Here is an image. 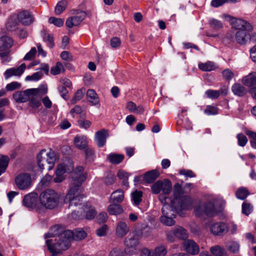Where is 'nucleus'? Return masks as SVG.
<instances>
[{
    "mask_svg": "<svg viewBox=\"0 0 256 256\" xmlns=\"http://www.w3.org/2000/svg\"><path fill=\"white\" fill-rule=\"evenodd\" d=\"M51 231L54 238L48 240L46 244L52 256H57L70 248L72 234L70 230L63 231L59 226L52 227Z\"/></svg>",
    "mask_w": 256,
    "mask_h": 256,
    "instance_id": "f257e3e1",
    "label": "nucleus"
},
{
    "mask_svg": "<svg viewBox=\"0 0 256 256\" xmlns=\"http://www.w3.org/2000/svg\"><path fill=\"white\" fill-rule=\"evenodd\" d=\"M84 168L81 166H77L75 170L71 172L72 178L70 185V190L66 196L65 198H70L82 192L81 187L82 183L86 180V174H83Z\"/></svg>",
    "mask_w": 256,
    "mask_h": 256,
    "instance_id": "f03ea898",
    "label": "nucleus"
},
{
    "mask_svg": "<svg viewBox=\"0 0 256 256\" xmlns=\"http://www.w3.org/2000/svg\"><path fill=\"white\" fill-rule=\"evenodd\" d=\"M39 200L43 206L44 213L46 209L52 210L58 206L60 200V194L52 189L48 188L40 194Z\"/></svg>",
    "mask_w": 256,
    "mask_h": 256,
    "instance_id": "7ed1b4c3",
    "label": "nucleus"
},
{
    "mask_svg": "<svg viewBox=\"0 0 256 256\" xmlns=\"http://www.w3.org/2000/svg\"><path fill=\"white\" fill-rule=\"evenodd\" d=\"M56 160V154L54 151L46 153V150H42L37 155V162L41 170H52Z\"/></svg>",
    "mask_w": 256,
    "mask_h": 256,
    "instance_id": "20e7f679",
    "label": "nucleus"
},
{
    "mask_svg": "<svg viewBox=\"0 0 256 256\" xmlns=\"http://www.w3.org/2000/svg\"><path fill=\"white\" fill-rule=\"evenodd\" d=\"M22 204L30 210H34L40 214L44 213L43 206L40 204L39 196L36 193L31 192L24 196Z\"/></svg>",
    "mask_w": 256,
    "mask_h": 256,
    "instance_id": "39448f33",
    "label": "nucleus"
},
{
    "mask_svg": "<svg viewBox=\"0 0 256 256\" xmlns=\"http://www.w3.org/2000/svg\"><path fill=\"white\" fill-rule=\"evenodd\" d=\"M196 216H201L206 214L208 216L212 217L216 215L220 210H216L213 202H207L202 206H198L194 210Z\"/></svg>",
    "mask_w": 256,
    "mask_h": 256,
    "instance_id": "423d86ee",
    "label": "nucleus"
},
{
    "mask_svg": "<svg viewBox=\"0 0 256 256\" xmlns=\"http://www.w3.org/2000/svg\"><path fill=\"white\" fill-rule=\"evenodd\" d=\"M152 191L154 194H158L161 191L164 194H169L172 189L171 182L168 179L158 180L151 186Z\"/></svg>",
    "mask_w": 256,
    "mask_h": 256,
    "instance_id": "0eeeda50",
    "label": "nucleus"
},
{
    "mask_svg": "<svg viewBox=\"0 0 256 256\" xmlns=\"http://www.w3.org/2000/svg\"><path fill=\"white\" fill-rule=\"evenodd\" d=\"M15 183L18 188L20 190L28 188L32 184V178L28 173H22L15 178Z\"/></svg>",
    "mask_w": 256,
    "mask_h": 256,
    "instance_id": "6e6552de",
    "label": "nucleus"
},
{
    "mask_svg": "<svg viewBox=\"0 0 256 256\" xmlns=\"http://www.w3.org/2000/svg\"><path fill=\"white\" fill-rule=\"evenodd\" d=\"M228 225L224 222H216L212 224L210 226V232L216 236H222L228 232Z\"/></svg>",
    "mask_w": 256,
    "mask_h": 256,
    "instance_id": "1a4fd4ad",
    "label": "nucleus"
},
{
    "mask_svg": "<svg viewBox=\"0 0 256 256\" xmlns=\"http://www.w3.org/2000/svg\"><path fill=\"white\" fill-rule=\"evenodd\" d=\"M36 91L35 88L27 89L24 91L18 90L13 94L12 97L16 102H25L29 100L30 96L34 94Z\"/></svg>",
    "mask_w": 256,
    "mask_h": 256,
    "instance_id": "9d476101",
    "label": "nucleus"
},
{
    "mask_svg": "<svg viewBox=\"0 0 256 256\" xmlns=\"http://www.w3.org/2000/svg\"><path fill=\"white\" fill-rule=\"evenodd\" d=\"M230 24L233 28L238 30L252 31L253 30V26L249 22L241 18H232L230 20Z\"/></svg>",
    "mask_w": 256,
    "mask_h": 256,
    "instance_id": "9b49d317",
    "label": "nucleus"
},
{
    "mask_svg": "<svg viewBox=\"0 0 256 256\" xmlns=\"http://www.w3.org/2000/svg\"><path fill=\"white\" fill-rule=\"evenodd\" d=\"M17 18L18 21L24 26H30L34 21V16L27 10L20 12L17 14Z\"/></svg>",
    "mask_w": 256,
    "mask_h": 256,
    "instance_id": "f8f14e48",
    "label": "nucleus"
},
{
    "mask_svg": "<svg viewBox=\"0 0 256 256\" xmlns=\"http://www.w3.org/2000/svg\"><path fill=\"white\" fill-rule=\"evenodd\" d=\"M184 250L189 254L196 255L200 252L198 245L192 240H186L182 242Z\"/></svg>",
    "mask_w": 256,
    "mask_h": 256,
    "instance_id": "ddd939ff",
    "label": "nucleus"
},
{
    "mask_svg": "<svg viewBox=\"0 0 256 256\" xmlns=\"http://www.w3.org/2000/svg\"><path fill=\"white\" fill-rule=\"evenodd\" d=\"M86 12H80V16H74L66 19V26L68 28H72L74 26L79 25L81 22L86 18Z\"/></svg>",
    "mask_w": 256,
    "mask_h": 256,
    "instance_id": "4468645a",
    "label": "nucleus"
},
{
    "mask_svg": "<svg viewBox=\"0 0 256 256\" xmlns=\"http://www.w3.org/2000/svg\"><path fill=\"white\" fill-rule=\"evenodd\" d=\"M179 210L176 206V203H174L171 200V205L165 204L162 208V216H176V214Z\"/></svg>",
    "mask_w": 256,
    "mask_h": 256,
    "instance_id": "2eb2a0df",
    "label": "nucleus"
},
{
    "mask_svg": "<svg viewBox=\"0 0 256 256\" xmlns=\"http://www.w3.org/2000/svg\"><path fill=\"white\" fill-rule=\"evenodd\" d=\"M108 136V132L106 130L102 129L96 132L95 134V139L98 146L101 148L104 146L106 138Z\"/></svg>",
    "mask_w": 256,
    "mask_h": 256,
    "instance_id": "dca6fc26",
    "label": "nucleus"
},
{
    "mask_svg": "<svg viewBox=\"0 0 256 256\" xmlns=\"http://www.w3.org/2000/svg\"><path fill=\"white\" fill-rule=\"evenodd\" d=\"M26 68V64H22L17 68H11L6 70L4 74L6 79H8L13 76H20L22 75Z\"/></svg>",
    "mask_w": 256,
    "mask_h": 256,
    "instance_id": "f3484780",
    "label": "nucleus"
},
{
    "mask_svg": "<svg viewBox=\"0 0 256 256\" xmlns=\"http://www.w3.org/2000/svg\"><path fill=\"white\" fill-rule=\"evenodd\" d=\"M248 30H238L235 34V38L237 42L240 44H246L248 40H250V36L248 32Z\"/></svg>",
    "mask_w": 256,
    "mask_h": 256,
    "instance_id": "a211bd4d",
    "label": "nucleus"
},
{
    "mask_svg": "<svg viewBox=\"0 0 256 256\" xmlns=\"http://www.w3.org/2000/svg\"><path fill=\"white\" fill-rule=\"evenodd\" d=\"M138 238H146L151 234L152 229L146 224H142L140 227L134 232Z\"/></svg>",
    "mask_w": 256,
    "mask_h": 256,
    "instance_id": "6ab92c4d",
    "label": "nucleus"
},
{
    "mask_svg": "<svg viewBox=\"0 0 256 256\" xmlns=\"http://www.w3.org/2000/svg\"><path fill=\"white\" fill-rule=\"evenodd\" d=\"M243 84L250 88V90L256 88V72L250 74L242 79Z\"/></svg>",
    "mask_w": 256,
    "mask_h": 256,
    "instance_id": "aec40b11",
    "label": "nucleus"
},
{
    "mask_svg": "<svg viewBox=\"0 0 256 256\" xmlns=\"http://www.w3.org/2000/svg\"><path fill=\"white\" fill-rule=\"evenodd\" d=\"M129 232V227L128 224L123 222H119L116 226V235L119 238L124 236Z\"/></svg>",
    "mask_w": 256,
    "mask_h": 256,
    "instance_id": "412c9836",
    "label": "nucleus"
},
{
    "mask_svg": "<svg viewBox=\"0 0 256 256\" xmlns=\"http://www.w3.org/2000/svg\"><path fill=\"white\" fill-rule=\"evenodd\" d=\"M140 238L137 237L134 232L132 234H129L124 240V244L127 248H134L139 243Z\"/></svg>",
    "mask_w": 256,
    "mask_h": 256,
    "instance_id": "4be33fe9",
    "label": "nucleus"
},
{
    "mask_svg": "<svg viewBox=\"0 0 256 256\" xmlns=\"http://www.w3.org/2000/svg\"><path fill=\"white\" fill-rule=\"evenodd\" d=\"M12 39L8 36H4L0 38V51L8 50L13 44Z\"/></svg>",
    "mask_w": 256,
    "mask_h": 256,
    "instance_id": "5701e85b",
    "label": "nucleus"
},
{
    "mask_svg": "<svg viewBox=\"0 0 256 256\" xmlns=\"http://www.w3.org/2000/svg\"><path fill=\"white\" fill-rule=\"evenodd\" d=\"M192 204L191 200L186 196H182L176 202V206L178 210L188 209Z\"/></svg>",
    "mask_w": 256,
    "mask_h": 256,
    "instance_id": "b1692460",
    "label": "nucleus"
},
{
    "mask_svg": "<svg viewBox=\"0 0 256 256\" xmlns=\"http://www.w3.org/2000/svg\"><path fill=\"white\" fill-rule=\"evenodd\" d=\"M124 198V191L122 189H118L114 191L110 196V200L116 204H120L122 202Z\"/></svg>",
    "mask_w": 256,
    "mask_h": 256,
    "instance_id": "393cba45",
    "label": "nucleus"
},
{
    "mask_svg": "<svg viewBox=\"0 0 256 256\" xmlns=\"http://www.w3.org/2000/svg\"><path fill=\"white\" fill-rule=\"evenodd\" d=\"M74 144L80 150H84L88 146L87 138L84 136H76L74 139Z\"/></svg>",
    "mask_w": 256,
    "mask_h": 256,
    "instance_id": "a878e982",
    "label": "nucleus"
},
{
    "mask_svg": "<svg viewBox=\"0 0 256 256\" xmlns=\"http://www.w3.org/2000/svg\"><path fill=\"white\" fill-rule=\"evenodd\" d=\"M84 197V194H78L75 196L70 198H65L64 202L66 203L69 202V208L73 206H76L82 204V198Z\"/></svg>",
    "mask_w": 256,
    "mask_h": 256,
    "instance_id": "bb28decb",
    "label": "nucleus"
},
{
    "mask_svg": "<svg viewBox=\"0 0 256 256\" xmlns=\"http://www.w3.org/2000/svg\"><path fill=\"white\" fill-rule=\"evenodd\" d=\"M174 230L175 233V236L176 238L182 240H186L188 236V231L182 226L174 227Z\"/></svg>",
    "mask_w": 256,
    "mask_h": 256,
    "instance_id": "cd10ccee",
    "label": "nucleus"
},
{
    "mask_svg": "<svg viewBox=\"0 0 256 256\" xmlns=\"http://www.w3.org/2000/svg\"><path fill=\"white\" fill-rule=\"evenodd\" d=\"M108 212L110 215H118L123 212L122 206L116 203L110 204L107 208Z\"/></svg>",
    "mask_w": 256,
    "mask_h": 256,
    "instance_id": "c85d7f7f",
    "label": "nucleus"
},
{
    "mask_svg": "<svg viewBox=\"0 0 256 256\" xmlns=\"http://www.w3.org/2000/svg\"><path fill=\"white\" fill-rule=\"evenodd\" d=\"M86 96L88 98V100L92 105H100V100L98 94L96 92L92 89H89L87 91Z\"/></svg>",
    "mask_w": 256,
    "mask_h": 256,
    "instance_id": "c756f323",
    "label": "nucleus"
},
{
    "mask_svg": "<svg viewBox=\"0 0 256 256\" xmlns=\"http://www.w3.org/2000/svg\"><path fill=\"white\" fill-rule=\"evenodd\" d=\"M210 251L215 256H228L225 249L219 245H216L210 248Z\"/></svg>",
    "mask_w": 256,
    "mask_h": 256,
    "instance_id": "7c9ffc66",
    "label": "nucleus"
},
{
    "mask_svg": "<svg viewBox=\"0 0 256 256\" xmlns=\"http://www.w3.org/2000/svg\"><path fill=\"white\" fill-rule=\"evenodd\" d=\"M159 172L156 170H152L145 174L144 180L148 184L153 182L159 176Z\"/></svg>",
    "mask_w": 256,
    "mask_h": 256,
    "instance_id": "2f4dec72",
    "label": "nucleus"
},
{
    "mask_svg": "<svg viewBox=\"0 0 256 256\" xmlns=\"http://www.w3.org/2000/svg\"><path fill=\"white\" fill-rule=\"evenodd\" d=\"M173 196L174 198L172 200L173 201L174 204L176 203L178 200L184 196L182 186L178 183H176L174 186Z\"/></svg>",
    "mask_w": 256,
    "mask_h": 256,
    "instance_id": "473e14b6",
    "label": "nucleus"
},
{
    "mask_svg": "<svg viewBox=\"0 0 256 256\" xmlns=\"http://www.w3.org/2000/svg\"><path fill=\"white\" fill-rule=\"evenodd\" d=\"M36 91L34 94L30 96L29 106L34 108H38L40 105V102L39 100L38 94V90L35 88Z\"/></svg>",
    "mask_w": 256,
    "mask_h": 256,
    "instance_id": "72a5a7b5",
    "label": "nucleus"
},
{
    "mask_svg": "<svg viewBox=\"0 0 256 256\" xmlns=\"http://www.w3.org/2000/svg\"><path fill=\"white\" fill-rule=\"evenodd\" d=\"M124 156L121 154H110L107 156V159L112 164L120 163L124 159Z\"/></svg>",
    "mask_w": 256,
    "mask_h": 256,
    "instance_id": "f704fd0d",
    "label": "nucleus"
},
{
    "mask_svg": "<svg viewBox=\"0 0 256 256\" xmlns=\"http://www.w3.org/2000/svg\"><path fill=\"white\" fill-rule=\"evenodd\" d=\"M232 90L234 94L239 96H242L246 94L244 87L240 84H234L232 88Z\"/></svg>",
    "mask_w": 256,
    "mask_h": 256,
    "instance_id": "c9c22d12",
    "label": "nucleus"
},
{
    "mask_svg": "<svg viewBox=\"0 0 256 256\" xmlns=\"http://www.w3.org/2000/svg\"><path fill=\"white\" fill-rule=\"evenodd\" d=\"M9 161L8 156L0 154V176L6 171Z\"/></svg>",
    "mask_w": 256,
    "mask_h": 256,
    "instance_id": "e433bc0d",
    "label": "nucleus"
},
{
    "mask_svg": "<svg viewBox=\"0 0 256 256\" xmlns=\"http://www.w3.org/2000/svg\"><path fill=\"white\" fill-rule=\"evenodd\" d=\"M18 22L14 18H8L6 24V29L9 32H14L18 28Z\"/></svg>",
    "mask_w": 256,
    "mask_h": 256,
    "instance_id": "4c0bfd02",
    "label": "nucleus"
},
{
    "mask_svg": "<svg viewBox=\"0 0 256 256\" xmlns=\"http://www.w3.org/2000/svg\"><path fill=\"white\" fill-rule=\"evenodd\" d=\"M67 6L68 1L66 0L59 1L54 8L55 14L56 15H60L66 9Z\"/></svg>",
    "mask_w": 256,
    "mask_h": 256,
    "instance_id": "58836bf2",
    "label": "nucleus"
},
{
    "mask_svg": "<svg viewBox=\"0 0 256 256\" xmlns=\"http://www.w3.org/2000/svg\"><path fill=\"white\" fill-rule=\"evenodd\" d=\"M72 232V240H79L84 238L86 236V232L81 228L76 229L74 232Z\"/></svg>",
    "mask_w": 256,
    "mask_h": 256,
    "instance_id": "ea45409f",
    "label": "nucleus"
},
{
    "mask_svg": "<svg viewBox=\"0 0 256 256\" xmlns=\"http://www.w3.org/2000/svg\"><path fill=\"white\" fill-rule=\"evenodd\" d=\"M142 192L136 190L132 193V200L136 206L138 205L142 200Z\"/></svg>",
    "mask_w": 256,
    "mask_h": 256,
    "instance_id": "a19ab883",
    "label": "nucleus"
},
{
    "mask_svg": "<svg viewBox=\"0 0 256 256\" xmlns=\"http://www.w3.org/2000/svg\"><path fill=\"white\" fill-rule=\"evenodd\" d=\"M83 150L84 151L86 160L90 162H92L94 160V150L88 147V146L86 147Z\"/></svg>",
    "mask_w": 256,
    "mask_h": 256,
    "instance_id": "79ce46f5",
    "label": "nucleus"
},
{
    "mask_svg": "<svg viewBox=\"0 0 256 256\" xmlns=\"http://www.w3.org/2000/svg\"><path fill=\"white\" fill-rule=\"evenodd\" d=\"M154 252L155 256H165L167 254V249L166 246L161 244L156 247Z\"/></svg>",
    "mask_w": 256,
    "mask_h": 256,
    "instance_id": "37998d69",
    "label": "nucleus"
},
{
    "mask_svg": "<svg viewBox=\"0 0 256 256\" xmlns=\"http://www.w3.org/2000/svg\"><path fill=\"white\" fill-rule=\"evenodd\" d=\"M175 216H161L160 217V222L166 226H172L174 224L175 222L173 218Z\"/></svg>",
    "mask_w": 256,
    "mask_h": 256,
    "instance_id": "c03bdc74",
    "label": "nucleus"
},
{
    "mask_svg": "<svg viewBox=\"0 0 256 256\" xmlns=\"http://www.w3.org/2000/svg\"><path fill=\"white\" fill-rule=\"evenodd\" d=\"M43 40L44 42H47V44L50 48H52L54 46V38L52 35L44 32Z\"/></svg>",
    "mask_w": 256,
    "mask_h": 256,
    "instance_id": "a18cd8bd",
    "label": "nucleus"
},
{
    "mask_svg": "<svg viewBox=\"0 0 256 256\" xmlns=\"http://www.w3.org/2000/svg\"><path fill=\"white\" fill-rule=\"evenodd\" d=\"M198 68L203 71L209 72L214 70V64L212 62H208L204 64H199Z\"/></svg>",
    "mask_w": 256,
    "mask_h": 256,
    "instance_id": "49530a36",
    "label": "nucleus"
},
{
    "mask_svg": "<svg viewBox=\"0 0 256 256\" xmlns=\"http://www.w3.org/2000/svg\"><path fill=\"white\" fill-rule=\"evenodd\" d=\"M228 250L232 253H236L238 252L240 246L238 244L235 242H230L227 244Z\"/></svg>",
    "mask_w": 256,
    "mask_h": 256,
    "instance_id": "de8ad7c7",
    "label": "nucleus"
},
{
    "mask_svg": "<svg viewBox=\"0 0 256 256\" xmlns=\"http://www.w3.org/2000/svg\"><path fill=\"white\" fill-rule=\"evenodd\" d=\"M248 194V190L244 188H239L236 192L237 198L241 200L245 199Z\"/></svg>",
    "mask_w": 256,
    "mask_h": 256,
    "instance_id": "09e8293b",
    "label": "nucleus"
},
{
    "mask_svg": "<svg viewBox=\"0 0 256 256\" xmlns=\"http://www.w3.org/2000/svg\"><path fill=\"white\" fill-rule=\"evenodd\" d=\"M48 22L56 26L61 27L64 23V19L51 16L48 19Z\"/></svg>",
    "mask_w": 256,
    "mask_h": 256,
    "instance_id": "8fccbe9b",
    "label": "nucleus"
},
{
    "mask_svg": "<svg viewBox=\"0 0 256 256\" xmlns=\"http://www.w3.org/2000/svg\"><path fill=\"white\" fill-rule=\"evenodd\" d=\"M116 180L115 176L111 172H108L104 178V182L106 185L112 184Z\"/></svg>",
    "mask_w": 256,
    "mask_h": 256,
    "instance_id": "3c124183",
    "label": "nucleus"
},
{
    "mask_svg": "<svg viewBox=\"0 0 256 256\" xmlns=\"http://www.w3.org/2000/svg\"><path fill=\"white\" fill-rule=\"evenodd\" d=\"M84 92L82 89L78 90L75 93L74 98L71 100L72 104H74L77 101L80 100L84 96Z\"/></svg>",
    "mask_w": 256,
    "mask_h": 256,
    "instance_id": "603ef678",
    "label": "nucleus"
},
{
    "mask_svg": "<svg viewBox=\"0 0 256 256\" xmlns=\"http://www.w3.org/2000/svg\"><path fill=\"white\" fill-rule=\"evenodd\" d=\"M237 0H212L211 5L213 7H218L223 5L226 2H236Z\"/></svg>",
    "mask_w": 256,
    "mask_h": 256,
    "instance_id": "864d4df0",
    "label": "nucleus"
},
{
    "mask_svg": "<svg viewBox=\"0 0 256 256\" xmlns=\"http://www.w3.org/2000/svg\"><path fill=\"white\" fill-rule=\"evenodd\" d=\"M108 226L106 224H103L96 230V234L98 236H105L108 230Z\"/></svg>",
    "mask_w": 256,
    "mask_h": 256,
    "instance_id": "5fc2aeb1",
    "label": "nucleus"
},
{
    "mask_svg": "<svg viewBox=\"0 0 256 256\" xmlns=\"http://www.w3.org/2000/svg\"><path fill=\"white\" fill-rule=\"evenodd\" d=\"M21 87V84L16 82H13L6 85V88L7 91H12L19 89Z\"/></svg>",
    "mask_w": 256,
    "mask_h": 256,
    "instance_id": "6e6d98bb",
    "label": "nucleus"
},
{
    "mask_svg": "<svg viewBox=\"0 0 256 256\" xmlns=\"http://www.w3.org/2000/svg\"><path fill=\"white\" fill-rule=\"evenodd\" d=\"M58 90L61 96L65 100H68L69 98L68 95V90L64 86H60L58 87Z\"/></svg>",
    "mask_w": 256,
    "mask_h": 256,
    "instance_id": "4d7b16f0",
    "label": "nucleus"
},
{
    "mask_svg": "<svg viewBox=\"0 0 256 256\" xmlns=\"http://www.w3.org/2000/svg\"><path fill=\"white\" fill-rule=\"evenodd\" d=\"M166 240L170 242H173L176 241V236L174 228L170 230L166 231Z\"/></svg>",
    "mask_w": 256,
    "mask_h": 256,
    "instance_id": "13d9d810",
    "label": "nucleus"
},
{
    "mask_svg": "<svg viewBox=\"0 0 256 256\" xmlns=\"http://www.w3.org/2000/svg\"><path fill=\"white\" fill-rule=\"evenodd\" d=\"M43 74L40 72H38L33 74L32 76H27L26 78V80H38L40 79Z\"/></svg>",
    "mask_w": 256,
    "mask_h": 256,
    "instance_id": "bf43d9fd",
    "label": "nucleus"
},
{
    "mask_svg": "<svg viewBox=\"0 0 256 256\" xmlns=\"http://www.w3.org/2000/svg\"><path fill=\"white\" fill-rule=\"evenodd\" d=\"M60 68H62V63L58 62H56V66L51 68V74L53 75L59 74L60 72Z\"/></svg>",
    "mask_w": 256,
    "mask_h": 256,
    "instance_id": "052dcab7",
    "label": "nucleus"
},
{
    "mask_svg": "<svg viewBox=\"0 0 256 256\" xmlns=\"http://www.w3.org/2000/svg\"><path fill=\"white\" fill-rule=\"evenodd\" d=\"M109 256H124V250L120 248H115L110 252Z\"/></svg>",
    "mask_w": 256,
    "mask_h": 256,
    "instance_id": "680f3d73",
    "label": "nucleus"
},
{
    "mask_svg": "<svg viewBox=\"0 0 256 256\" xmlns=\"http://www.w3.org/2000/svg\"><path fill=\"white\" fill-rule=\"evenodd\" d=\"M207 96L210 98H217L220 96V92L218 90H209L206 92Z\"/></svg>",
    "mask_w": 256,
    "mask_h": 256,
    "instance_id": "e2e57ef3",
    "label": "nucleus"
},
{
    "mask_svg": "<svg viewBox=\"0 0 256 256\" xmlns=\"http://www.w3.org/2000/svg\"><path fill=\"white\" fill-rule=\"evenodd\" d=\"M238 145L244 146L248 142L247 138L242 134H238L237 136Z\"/></svg>",
    "mask_w": 256,
    "mask_h": 256,
    "instance_id": "0e129e2a",
    "label": "nucleus"
},
{
    "mask_svg": "<svg viewBox=\"0 0 256 256\" xmlns=\"http://www.w3.org/2000/svg\"><path fill=\"white\" fill-rule=\"evenodd\" d=\"M52 177L50 175H46L41 180L40 184L42 186L46 187L48 186L50 181L52 180Z\"/></svg>",
    "mask_w": 256,
    "mask_h": 256,
    "instance_id": "69168bd1",
    "label": "nucleus"
},
{
    "mask_svg": "<svg viewBox=\"0 0 256 256\" xmlns=\"http://www.w3.org/2000/svg\"><path fill=\"white\" fill-rule=\"evenodd\" d=\"M252 210V206L250 204L244 202L242 205V212L244 214L248 216Z\"/></svg>",
    "mask_w": 256,
    "mask_h": 256,
    "instance_id": "338daca9",
    "label": "nucleus"
},
{
    "mask_svg": "<svg viewBox=\"0 0 256 256\" xmlns=\"http://www.w3.org/2000/svg\"><path fill=\"white\" fill-rule=\"evenodd\" d=\"M36 53V50L35 48H32L31 50L28 52L24 58V60H31L34 58Z\"/></svg>",
    "mask_w": 256,
    "mask_h": 256,
    "instance_id": "774afa93",
    "label": "nucleus"
}]
</instances>
